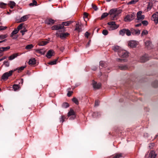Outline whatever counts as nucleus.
<instances>
[{"label":"nucleus","instance_id":"obj_50","mask_svg":"<svg viewBox=\"0 0 158 158\" xmlns=\"http://www.w3.org/2000/svg\"><path fill=\"white\" fill-rule=\"evenodd\" d=\"M142 23L144 26H147L148 24V22L146 20H143L142 22Z\"/></svg>","mask_w":158,"mask_h":158},{"label":"nucleus","instance_id":"obj_27","mask_svg":"<svg viewBox=\"0 0 158 158\" xmlns=\"http://www.w3.org/2000/svg\"><path fill=\"white\" fill-rule=\"evenodd\" d=\"M119 68L121 70H125L127 69L128 67L126 65H121L119 66Z\"/></svg>","mask_w":158,"mask_h":158},{"label":"nucleus","instance_id":"obj_18","mask_svg":"<svg viewBox=\"0 0 158 158\" xmlns=\"http://www.w3.org/2000/svg\"><path fill=\"white\" fill-rule=\"evenodd\" d=\"M113 49L114 51L115 52H118V51H120L122 50L121 49V48L120 47L118 46H114L113 47Z\"/></svg>","mask_w":158,"mask_h":158},{"label":"nucleus","instance_id":"obj_32","mask_svg":"<svg viewBox=\"0 0 158 158\" xmlns=\"http://www.w3.org/2000/svg\"><path fill=\"white\" fill-rule=\"evenodd\" d=\"M7 5V4L3 2H0V8H5Z\"/></svg>","mask_w":158,"mask_h":158},{"label":"nucleus","instance_id":"obj_20","mask_svg":"<svg viewBox=\"0 0 158 158\" xmlns=\"http://www.w3.org/2000/svg\"><path fill=\"white\" fill-rule=\"evenodd\" d=\"M28 18V15H25L22 17L20 19L19 22H22L26 21Z\"/></svg>","mask_w":158,"mask_h":158},{"label":"nucleus","instance_id":"obj_47","mask_svg":"<svg viewBox=\"0 0 158 158\" xmlns=\"http://www.w3.org/2000/svg\"><path fill=\"white\" fill-rule=\"evenodd\" d=\"M152 8V4L149 3L148 5L147 9L148 10H150Z\"/></svg>","mask_w":158,"mask_h":158},{"label":"nucleus","instance_id":"obj_44","mask_svg":"<svg viewBox=\"0 0 158 158\" xmlns=\"http://www.w3.org/2000/svg\"><path fill=\"white\" fill-rule=\"evenodd\" d=\"M122 155L121 153L119 154H116L115 156L113 157V158H119L120 157H122Z\"/></svg>","mask_w":158,"mask_h":158},{"label":"nucleus","instance_id":"obj_64","mask_svg":"<svg viewBox=\"0 0 158 158\" xmlns=\"http://www.w3.org/2000/svg\"><path fill=\"white\" fill-rule=\"evenodd\" d=\"M6 41V39L4 40H2V41H0V43H2V42H5Z\"/></svg>","mask_w":158,"mask_h":158},{"label":"nucleus","instance_id":"obj_61","mask_svg":"<svg viewBox=\"0 0 158 158\" xmlns=\"http://www.w3.org/2000/svg\"><path fill=\"white\" fill-rule=\"evenodd\" d=\"M90 41H89L88 43H87V45H86V47H88L89 46L90 44Z\"/></svg>","mask_w":158,"mask_h":158},{"label":"nucleus","instance_id":"obj_10","mask_svg":"<svg viewBox=\"0 0 158 158\" xmlns=\"http://www.w3.org/2000/svg\"><path fill=\"white\" fill-rule=\"evenodd\" d=\"M131 34L134 35H138L140 33V31L139 30H136L133 28L131 29Z\"/></svg>","mask_w":158,"mask_h":158},{"label":"nucleus","instance_id":"obj_34","mask_svg":"<svg viewBox=\"0 0 158 158\" xmlns=\"http://www.w3.org/2000/svg\"><path fill=\"white\" fill-rule=\"evenodd\" d=\"M34 46L32 44H29L26 46L25 48L26 49H30L33 47Z\"/></svg>","mask_w":158,"mask_h":158},{"label":"nucleus","instance_id":"obj_40","mask_svg":"<svg viewBox=\"0 0 158 158\" xmlns=\"http://www.w3.org/2000/svg\"><path fill=\"white\" fill-rule=\"evenodd\" d=\"M62 106L64 108H67L69 106V105L68 103L65 102L62 104Z\"/></svg>","mask_w":158,"mask_h":158},{"label":"nucleus","instance_id":"obj_14","mask_svg":"<svg viewBox=\"0 0 158 158\" xmlns=\"http://www.w3.org/2000/svg\"><path fill=\"white\" fill-rule=\"evenodd\" d=\"M145 45L146 47L148 49H150L152 47V45L151 42L149 40L146 41L145 42Z\"/></svg>","mask_w":158,"mask_h":158},{"label":"nucleus","instance_id":"obj_59","mask_svg":"<svg viewBox=\"0 0 158 158\" xmlns=\"http://www.w3.org/2000/svg\"><path fill=\"white\" fill-rule=\"evenodd\" d=\"M32 3H33V4L34 5H36L37 4V2H36V1H35V0H33V2H32Z\"/></svg>","mask_w":158,"mask_h":158},{"label":"nucleus","instance_id":"obj_23","mask_svg":"<svg viewBox=\"0 0 158 158\" xmlns=\"http://www.w3.org/2000/svg\"><path fill=\"white\" fill-rule=\"evenodd\" d=\"M132 20V18L130 16V15H127L124 19V20L126 22H129Z\"/></svg>","mask_w":158,"mask_h":158},{"label":"nucleus","instance_id":"obj_54","mask_svg":"<svg viewBox=\"0 0 158 158\" xmlns=\"http://www.w3.org/2000/svg\"><path fill=\"white\" fill-rule=\"evenodd\" d=\"M73 93V92L72 91H68V92L67 94V95L68 97H70L71 96L72 93Z\"/></svg>","mask_w":158,"mask_h":158},{"label":"nucleus","instance_id":"obj_29","mask_svg":"<svg viewBox=\"0 0 158 158\" xmlns=\"http://www.w3.org/2000/svg\"><path fill=\"white\" fill-rule=\"evenodd\" d=\"M156 156L155 152L153 151H151L150 154V156L151 158H155Z\"/></svg>","mask_w":158,"mask_h":158},{"label":"nucleus","instance_id":"obj_28","mask_svg":"<svg viewBox=\"0 0 158 158\" xmlns=\"http://www.w3.org/2000/svg\"><path fill=\"white\" fill-rule=\"evenodd\" d=\"M126 29H123L120 30L119 31V35L123 36L124 35L125 33H126Z\"/></svg>","mask_w":158,"mask_h":158},{"label":"nucleus","instance_id":"obj_7","mask_svg":"<svg viewBox=\"0 0 158 158\" xmlns=\"http://www.w3.org/2000/svg\"><path fill=\"white\" fill-rule=\"evenodd\" d=\"M142 12L141 11H139L137 13L136 20H138L137 21V22H138L139 21H142L144 18V15H142Z\"/></svg>","mask_w":158,"mask_h":158},{"label":"nucleus","instance_id":"obj_39","mask_svg":"<svg viewBox=\"0 0 158 158\" xmlns=\"http://www.w3.org/2000/svg\"><path fill=\"white\" fill-rule=\"evenodd\" d=\"M57 60H55L53 61H50L48 63V64L50 65H52L55 64L56 63Z\"/></svg>","mask_w":158,"mask_h":158},{"label":"nucleus","instance_id":"obj_5","mask_svg":"<svg viewBox=\"0 0 158 158\" xmlns=\"http://www.w3.org/2000/svg\"><path fill=\"white\" fill-rule=\"evenodd\" d=\"M60 31H58L56 34V36L58 37H60L61 39H63L65 38L66 37L69 35V34L68 33H62L60 34Z\"/></svg>","mask_w":158,"mask_h":158},{"label":"nucleus","instance_id":"obj_48","mask_svg":"<svg viewBox=\"0 0 158 158\" xmlns=\"http://www.w3.org/2000/svg\"><path fill=\"white\" fill-rule=\"evenodd\" d=\"M102 33L104 35H106L108 34V31L104 29L103 30Z\"/></svg>","mask_w":158,"mask_h":158},{"label":"nucleus","instance_id":"obj_33","mask_svg":"<svg viewBox=\"0 0 158 158\" xmlns=\"http://www.w3.org/2000/svg\"><path fill=\"white\" fill-rule=\"evenodd\" d=\"M20 88L19 86L18 85H14L13 86V88L15 91L18 90Z\"/></svg>","mask_w":158,"mask_h":158},{"label":"nucleus","instance_id":"obj_2","mask_svg":"<svg viewBox=\"0 0 158 158\" xmlns=\"http://www.w3.org/2000/svg\"><path fill=\"white\" fill-rule=\"evenodd\" d=\"M121 12L120 11H118L116 9H112L110 10L109 14L111 15V17L113 19H115V18L118 15V14Z\"/></svg>","mask_w":158,"mask_h":158},{"label":"nucleus","instance_id":"obj_57","mask_svg":"<svg viewBox=\"0 0 158 158\" xmlns=\"http://www.w3.org/2000/svg\"><path fill=\"white\" fill-rule=\"evenodd\" d=\"M89 34L88 32H86L85 33V36L87 38H88V36H89Z\"/></svg>","mask_w":158,"mask_h":158},{"label":"nucleus","instance_id":"obj_62","mask_svg":"<svg viewBox=\"0 0 158 158\" xmlns=\"http://www.w3.org/2000/svg\"><path fill=\"white\" fill-rule=\"evenodd\" d=\"M84 16L86 17H87L88 16V14L87 13H86V12L84 13Z\"/></svg>","mask_w":158,"mask_h":158},{"label":"nucleus","instance_id":"obj_22","mask_svg":"<svg viewBox=\"0 0 158 158\" xmlns=\"http://www.w3.org/2000/svg\"><path fill=\"white\" fill-rule=\"evenodd\" d=\"M8 5L10 6L11 9L13 8L15 6L16 3L14 1H10Z\"/></svg>","mask_w":158,"mask_h":158},{"label":"nucleus","instance_id":"obj_8","mask_svg":"<svg viewBox=\"0 0 158 158\" xmlns=\"http://www.w3.org/2000/svg\"><path fill=\"white\" fill-rule=\"evenodd\" d=\"M83 24L79 22H77L75 28L74 30L77 31L79 32L82 31L81 27L83 26Z\"/></svg>","mask_w":158,"mask_h":158},{"label":"nucleus","instance_id":"obj_19","mask_svg":"<svg viewBox=\"0 0 158 158\" xmlns=\"http://www.w3.org/2000/svg\"><path fill=\"white\" fill-rule=\"evenodd\" d=\"M36 63L35 60V58H33L29 60L28 61V64L30 65H33Z\"/></svg>","mask_w":158,"mask_h":158},{"label":"nucleus","instance_id":"obj_49","mask_svg":"<svg viewBox=\"0 0 158 158\" xmlns=\"http://www.w3.org/2000/svg\"><path fill=\"white\" fill-rule=\"evenodd\" d=\"M3 64L7 67H9V63L8 61H4Z\"/></svg>","mask_w":158,"mask_h":158},{"label":"nucleus","instance_id":"obj_12","mask_svg":"<svg viewBox=\"0 0 158 158\" xmlns=\"http://www.w3.org/2000/svg\"><path fill=\"white\" fill-rule=\"evenodd\" d=\"M152 19L153 20L156 24L158 23V13L153 14L152 16Z\"/></svg>","mask_w":158,"mask_h":158},{"label":"nucleus","instance_id":"obj_46","mask_svg":"<svg viewBox=\"0 0 158 158\" xmlns=\"http://www.w3.org/2000/svg\"><path fill=\"white\" fill-rule=\"evenodd\" d=\"M23 25V23L20 24L18 26L17 29L18 30V31H19V30L22 29Z\"/></svg>","mask_w":158,"mask_h":158},{"label":"nucleus","instance_id":"obj_38","mask_svg":"<svg viewBox=\"0 0 158 158\" xmlns=\"http://www.w3.org/2000/svg\"><path fill=\"white\" fill-rule=\"evenodd\" d=\"M148 31L147 30H143L141 33V36H142L144 35H146L148 34Z\"/></svg>","mask_w":158,"mask_h":158},{"label":"nucleus","instance_id":"obj_53","mask_svg":"<svg viewBox=\"0 0 158 158\" xmlns=\"http://www.w3.org/2000/svg\"><path fill=\"white\" fill-rule=\"evenodd\" d=\"M7 27L6 26H0V31L5 30L6 29Z\"/></svg>","mask_w":158,"mask_h":158},{"label":"nucleus","instance_id":"obj_21","mask_svg":"<svg viewBox=\"0 0 158 158\" xmlns=\"http://www.w3.org/2000/svg\"><path fill=\"white\" fill-rule=\"evenodd\" d=\"M71 116H74V117H75V113L73 111V110L72 109H70V111L68 112V117Z\"/></svg>","mask_w":158,"mask_h":158},{"label":"nucleus","instance_id":"obj_24","mask_svg":"<svg viewBox=\"0 0 158 158\" xmlns=\"http://www.w3.org/2000/svg\"><path fill=\"white\" fill-rule=\"evenodd\" d=\"M26 67V66H21L20 67L17 68L15 69L13 71H15L16 70H18V73H20Z\"/></svg>","mask_w":158,"mask_h":158},{"label":"nucleus","instance_id":"obj_9","mask_svg":"<svg viewBox=\"0 0 158 158\" xmlns=\"http://www.w3.org/2000/svg\"><path fill=\"white\" fill-rule=\"evenodd\" d=\"M18 30L17 29H15L11 33L10 37H11L13 39H16L18 37V36L17 35H15L18 32Z\"/></svg>","mask_w":158,"mask_h":158},{"label":"nucleus","instance_id":"obj_26","mask_svg":"<svg viewBox=\"0 0 158 158\" xmlns=\"http://www.w3.org/2000/svg\"><path fill=\"white\" fill-rule=\"evenodd\" d=\"M35 50L37 52L41 55H44L45 52V51L42 49H37Z\"/></svg>","mask_w":158,"mask_h":158},{"label":"nucleus","instance_id":"obj_56","mask_svg":"<svg viewBox=\"0 0 158 158\" xmlns=\"http://www.w3.org/2000/svg\"><path fill=\"white\" fill-rule=\"evenodd\" d=\"M99 105V102L98 100H96L95 102V106H98Z\"/></svg>","mask_w":158,"mask_h":158},{"label":"nucleus","instance_id":"obj_17","mask_svg":"<svg viewBox=\"0 0 158 158\" xmlns=\"http://www.w3.org/2000/svg\"><path fill=\"white\" fill-rule=\"evenodd\" d=\"M18 56L19 54L18 53L14 54L8 57V59L10 60H12L15 59Z\"/></svg>","mask_w":158,"mask_h":158},{"label":"nucleus","instance_id":"obj_42","mask_svg":"<svg viewBox=\"0 0 158 158\" xmlns=\"http://www.w3.org/2000/svg\"><path fill=\"white\" fill-rule=\"evenodd\" d=\"M138 1V0H132L128 3V4H134Z\"/></svg>","mask_w":158,"mask_h":158},{"label":"nucleus","instance_id":"obj_3","mask_svg":"<svg viewBox=\"0 0 158 158\" xmlns=\"http://www.w3.org/2000/svg\"><path fill=\"white\" fill-rule=\"evenodd\" d=\"M109 25L108 27V29L110 31L115 30L119 27V25L116 24L114 22H109L107 23Z\"/></svg>","mask_w":158,"mask_h":158},{"label":"nucleus","instance_id":"obj_41","mask_svg":"<svg viewBox=\"0 0 158 158\" xmlns=\"http://www.w3.org/2000/svg\"><path fill=\"white\" fill-rule=\"evenodd\" d=\"M117 61L118 62H124L127 61V60L126 59H122L118 58L117 59Z\"/></svg>","mask_w":158,"mask_h":158},{"label":"nucleus","instance_id":"obj_52","mask_svg":"<svg viewBox=\"0 0 158 158\" xmlns=\"http://www.w3.org/2000/svg\"><path fill=\"white\" fill-rule=\"evenodd\" d=\"M7 37L6 35H0V39H2L6 38Z\"/></svg>","mask_w":158,"mask_h":158},{"label":"nucleus","instance_id":"obj_58","mask_svg":"<svg viewBox=\"0 0 158 158\" xmlns=\"http://www.w3.org/2000/svg\"><path fill=\"white\" fill-rule=\"evenodd\" d=\"M135 15V14L134 13H133L132 14H131V15H130V16L132 18V20L134 18Z\"/></svg>","mask_w":158,"mask_h":158},{"label":"nucleus","instance_id":"obj_51","mask_svg":"<svg viewBox=\"0 0 158 158\" xmlns=\"http://www.w3.org/2000/svg\"><path fill=\"white\" fill-rule=\"evenodd\" d=\"M92 7L94 10L96 11L98 10V8L96 5L92 4Z\"/></svg>","mask_w":158,"mask_h":158},{"label":"nucleus","instance_id":"obj_36","mask_svg":"<svg viewBox=\"0 0 158 158\" xmlns=\"http://www.w3.org/2000/svg\"><path fill=\"white\" fill-rule=\"evenodd\" d=\"M126 35L128 36H130L131 34V30H130L128 29H126Z\"/></svg>","mask_w":158,"mask_h":158},{"label":"nucleus","instance_id":"obj_55","mask_svg":"<svg viewBox=\"0 0 158 158\" xmlns=\"http://www.w3.org/2000/svg\"><path fill=\"white\" fill-rule=\"evenodd\" d=\"M27 31V30L25 29H24L23 30H21L20 31V32L22 33V35H23L24 34L25 32Z\"/></svg>","mask_w":158,"mask_h":158},{"label":"nucleus","instance_id":"obj_4","mask_svg":"<svg viewBox=\"0 0 158 158\" xmlns=\"http://www.w3.org/2000/svg\"><path fill=\"white\" fill-rule=\"evenodd\" d=\"M14 71L12 70L8 72H6L4 73L2 77V79L6 80L8 77L11 76Z\"/></svg>","mask_w":158,"mask_h":158},{"label":"nucleus","instance_id":"obj_11","mask_svg":"<svg viewBox=\"0 0 158 158\" xmlns=\"http://www.w3.org/2000/svg\"><path fill=\"white\" fill-rule=\"evenodd\" d=\"M128 44L131 48H135L137 45V44L135 41L131 40L128 42Z\"/></svg>","mask_w":158,"mask_h":158},{"label":"nucleus","instance_id":"obj_13","mask_svg":"<svg viewBox=\"0 0 158 158\" xmlns=\"http://www.w3.org/2000/svg\"><path fill=\"white\" fill-rule=\"evenodd\" d=\"M92 85L94 89H99L101 87V84L100 83H97L94 81H92Z\"/></svg>","mask_w":158,"mask_h":158},{"label":"nucleus","instance_id":"obj_45","mask_svg":"<svg viewBox=\"0 0 158 158\" xmlns=\"http://www.w3.org/2000/svg\"><path fill=\"white\" fill-rule=\"evenodd\" d=\"M108 15V14L107 13H103L101 16V19H102L105 17H106Z\"/></svg>","mask_w":158,"mask_h":158},{"label":"nucleus","instance_id":"obj_6","mask_svg":"<svg viewBox=\"0 0 158 158\" xmlns=\"http://www.w3.org/2000/svg\"><path fill=\"white\" fill-rule=\"evenodd\" d=\"M118 55L122 58H127L128 56V53L125 50L118 51Z\"/></svg>","mask_w":158,"mask_h":158},{"label":"nucleus","instance_id":"obj_30","mask_svg":"<svg viewBox=\"0 0 158 158\" xmlns=\"http://www.w3.org/2000/svg\"><path fill=\"white\" fill-rule=\"evenodd\" d=\"M100 66L103 67H105L106 66L107 64L104 61H101L99 63Z\"/></svg>","mask_w":158,"mask_h":158},{"label":"nucleus","instance_id":"obj_43","mask_svg":"<svg viewBox=\"0 0 158 158\" xmlns=\"http://www.w3.org/2000/svg\"><path fill=\"white\" fill-rule=\"evenodd\" d=\"M65 118L66 117L62 115L61 118H60V121L63 123L64 121Z\"/></svg>","mask_w":158,"mask_h":158},{"label":"nucleus","instance_id":"obj_31","mask_svg":"<svg viewBox=\"0 0 158 158\" xmlns=\"http://www.w3.org/2000/svg\"><path fill=\"white\" fill-rule=\"evenodd\" d=\"M55 22L54 20L51 19H49L48 21H47V23L48 24H53Z\"/></svg>","mask_w":158,"mask_h":158},{"label":"nucleus","instance_id":"obj_35","mask_svg":"<svg viewBox=\"0 0 158 158\" xmlns=\"http://www.w3.org/2000/svg\"><path fill=\"white\" fill-rule=\"evenodd\" d=\"M72 101L76 105H78L79 104V102L78 100L75 97L73 98L72 99Z\"/></svg>","mask_w":158,"mask_h":158},{"label":"nucleus","instance_id":"obj_1","mask_svg":"<svg viewBox=\"0 0 158 158\" xmlns=\"http://www.w3.org/2000/svg\"><path fill=\"white\" fill-rule=\"evenodd\" d=\"M71 21H67L63 22L61 24H59L57 25L53 26L52 27V30H58L61 29L64 27V26H69V24L72 23Z\"/></svg>","mask_w":158,"mask_h":158},{"label":"nucleus","instance_id":"obj_37","mask_svg":"<svg viewBox=\"0 0 158 158\" xmlns=\"http://www.w3.org/2000/svg\"><path fill=\"white\" fill-rule=\"evenodd\" d=\"M48 43V42L47 41H42L39 44V45L40 46H44L47 44Z\"/></svg>","mask_w":158,"mask_h":158},{"label":"nucleus","instance_id":"obj_15","mask_svg":"<svg viewBox=\"0 0 158 158\" xmlns=\"http://www.w3.org/2000/svg\"><path fill=\"white\" fill-rule=\"evenodd\" d=\"M54 51L52 50H50L48 52L46 56L48 58H50L53 55Z\"/></svg>","mask_w":158,"mask_h":158},{"label":"nucleus","instance_id":"obj_16","mask_svg":"<svg viewBox=\"0 0 158 158\" xmlns=\"http://www.w3.org/2000/svg\"><path fill=\"white\" fill-rule=\"evenodd\" d=\"M149 58L147 55H145L140 58V61L141 62H144L149 60Z\"/></svg>","mask_w":158,"mask_h":158},{"label":"nucleus","instance_id":"obj_63","mask_svg":"<svg viewBox=\"0 0 158 158\" xmlns=\"http://www.w3.org/2000/svg\"><path fill=\"white\" fill-rule=\"evenodd\" d=\"M157 138H158V133L155 135L154 139H156Z\"/></svg>","mask_w":158,"mask_h":158},{"label":"nucleus","instance_id":"obj_60","mask_svg":"<svg viewBox=\"0 0 158 158\" xmlns=\"http://www.w3.org/2000/svg\"><path fill=\"white\" fill-rule=\"evenodd\" d=\"M141 25V23H139V24H137L136 25H135V27H139Z\"/></svg>","mask_w":158,"mask_h":158},{"label":"nucleus","instance_id":"obj_25","mask_svg":"<svg viewBox=\"0 0 158 158\" xmlns=\"http://www.w3.org/2000/svg\"><path fill=\"white\" fill-rule=\"evenodd\" d=\"M10 46H7L6 47H1L0 48V52H4L7 51L8 49H10Z\"/></svg>","mask_w":158,"mask_h":158}]
</instances>
